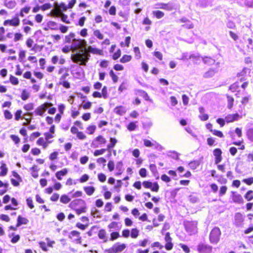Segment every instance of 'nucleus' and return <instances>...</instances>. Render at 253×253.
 <instances>
[{
  "label": "nucleus",
  "mask_w": 253,
  "mask_h": 253,
  "mask_svg": "<svg viewBox=\"0 0 253 253\" xmlns=\"http://www.w3.org/2000/svg\"><path fill=\"white\" fill-rule=\"evenodd\" d=\"M31 171H32V175L34 178H37L38 177V166L36 165L33 166L32 168L30 169Z\"/></svg>",
  "instance_id": "obj_49"
},
{
  "label": "nucleus",
  "mask_w": 253,
  "mask_h": 253,
  "mask_svg": "<svg viewBox=\"0 0 253 253\" xmlns=\"http://www.w3.org/2000/svg\"><path fill=\"white\" fill-rule=\"evenodd\" d=\"M34 42L32 39H31V38H29L26 40V45L27 47L31 49V48L34 45Z\"/></svg>",
  "instance_id": "obj_60"
},
{
  "label": "nucleus",
  "mask_w": 253,
  "mask_h": 253,
  "mask_svg": "<svg viewBox=\"0 0 253 253\" xmlns=\"http://www.w3.org/2000/svg\"><path fill=\"white\" fill-rule=\"evenodd\" d=\"M165 240L166 242V244L165 246V249L168 251L172 250L173 247V244L172 243V238L170 237V233L169 232L166 233Z\"/></svg>",
  "instance_id": "obj_17"
},
{
  "label": "nucleus",
  "mask_w": 253,
  "mask_h": 253,
  "mask_svg": "<svg viewBox=\"0 0 253 253\" xmlns=\"http://www.w3.org/2000/svg\"><path fill=\"white\" fill-rule=\"evenodd\" d=\"M71 198L66 194H63L60 198V202L64 204H67L71 202Z\"/></svg>",
  "instance_id": "obj_37"
},
{
  "label": "nucleus",
  "mask_w": 253,
  "mask_h": 253,
  "mask_svg": "<svg viewBox=\"0 0 253 253\" xmlns=\"http://www.w3.org/2000/svg\"><path fill=\"white\" fill-rule=\"evenodd\" d=\"M142 185L145 188L150 189L153 192H157L159 190V186L157 182L152 183L149 181H144Z\"/></svg>",
  "instance_id": "obj_11"
},
{
  "label": "nucleus",
  "mask_w": 253,
  "mask_h": 253,
  "mask_svg": "<svg viewBox=\"0 0 253 253\" xmlns=\"http://www.w3.org/2000/svg\"><path fill=\"white\" fill-rule=\"evenodd\" d=\"M61 9L57 3H54V8L51 10L49 15L53 17H58L62 14Z\"/></svg>",
  "instance_id": "obj_19"
},
{
  "label": "nucleus",
  "mask_w": 253,
  "mask_h": 253,
  "mask_svg": "<svg viewBox=\"0 0 253 253\" xmlns=\"http://www.w3.org/2000/svg\"><path fill=\"white\" fill-rule=\"evenodd\" d=\"M116 169L118 170V172L115 174L116 175H120L123 172V163L122 161L118 162L117 163Z\"/></svg>",
  "instance_id": "obj_33"
},
{
  "label": "nucleus",
  "mask_w": 253,
  "mask_h": 253,
  "mask_svg": "<svg viewBox=\"0 0 253 253\" xmlns=\"http://www.w3.org/2000/svg\"><path fill=\"white\" fill-rule=\"evenodd\" d=\"M200 165V162L198 160H194L189 163L190 168L192 169H195Z\"/></svg>",
  "instance_id": "obj_45"
},
{
  "label": "nucleus",
  "mask_w": 253,
  "mask_h": 253,
  "mask_svg": "<svg viewBox=\"0 0 253 253\" xmlns=\"http://www.w3.org/2000/svg\"><path fill=\"white\" fill-rule=\"evenodd\" d=\"M85 194L89 196L92 195L95 191V188L92 186H86L83 187Z\"/></svg>",
  "instance_id": "obj_29"
},
{
  "label": "nucleus",
  "mask_w": 253,
  "mask_h": 253,
  "mask_svg": "<svg viewBox=\"0 0 253 253\" xmlns=\"http://www.w3.org/2000/svg\"><path fill=\"white\" fill-rule=\"evenodd\" d=\"M130 237L133 239H136L138 237L139 231L136 228H132L130 231Z\"/></svg>",
  "instance_id": "obj_42"
},
{
  "label": "nucleus",
  "mask_w": 253,
  "mask_h": 253,
  "mask_svg": "<svg viewBox=\"0 0 253 253\" xmlns=\"http://www.w3.org/2000/svg\"><path fill=\"white\" fill-rule=\"evenodd\" d=\"M43 46L35 43L34 44L33 47L31 48V50L36 53L37 52H40L42 50Z\"/></svg>",
  "instance_id": "obj_44"
},
{
  "label": "nucleus",
  "mask_w": 253,
  "mask_h": 253,
  "mask_svg": "<svg viewBox=\"0 0 253 253\" xmlns=\"http://www.w3.org/2000/svg\"><path fill=\"white\" fill-rule=\"evenodd\" d=\"M98 236L100 239L103 240L104 242H106L107 241L106 232L104 229H100L99 230Z\"/></svg>",
  "instance_id": "obj_34"
},
{
  "label": "nucleus",
  "mask_w": 253,
  "mask_h": 253,
  "mask_svg": "<svg viewBox=\"0 0 253 253\" xmlns=\"http://www.w3.org/2000/svg\"><path fill=\"white\" fill-rule=\"evenodd\" d=\"M221 231L218 227H214L211 231L209 239L211 244L213 245L217 244L220 240Z\"/></svg>",
  "instance_id": "obj_4"
},
{
  "label": "nucleus",
  "mask_w": 253,
  "mask_h": 253,
  "mask_svg": "<svg viewBox=\"0 0 253 253\" xmlns=\"http://www.w3.org/2000/svg\"><path fill=\"white\" fill-rule=\"evenodd\" d=\"M86 45V42L84 39H75L71 45V48L74 50L84 49Z\"/></svg>",
  "instance_id": "obj_8"
},
{
  "label": "nucleus",
  "mask_w": 253,
  "mask_h": 253,
  "mask_svg": "<svg viewBox=\"0 0 253 253\" xmlns=\"http://www.w3.org/2000/svg\"><path fill=\"white\" fill-rule=\"evenodd\" d=\"M0 169V176H4L7 174L8 169L7 168L6 165L2 162H1Z\"/></svg>",
  "instance_id": "obj_31"
},
{
  "label": "nucleus",
  "mask_w": 253,
  "mask_h": 253,
  "mask_svg": "<svg viewBox=\"0 0 253 253\" xmlns=\"http://www.w3.org/2000/svg\"><path fill=\"white\" fill-rule=\"evenodd\" d=\"M217 72V70L216 69L211 68L207 72L205 73L204 77L205 78H209L213 77L215 73Z\"/></svg>",
  "instance_id": "obj_32"
},
{
  "label": "nucleus",
  "mask_w": 253,
  "mask_h": 253,
  "mask_svg": "<svg viewBox=\"0 0 253 253\" xmlns=\"http://www.w3.org/2000/svg\"><path fill=\"white\" fill-rule=\"evenodd\" d=\"M75 39V34L74 33L71 32L65 37V43H71V42H73V40Z\"/></svg>",
  "instance_id": "obj_36"
},
{
  "label": "nucleus",
  "mask_w": 253,
  "mask_h": 253,
  "mask_svg": "<svg viewBox=\"0 0 253 253\" xmlns=\"http://www.w3.org/2000/svg\"><path fill=\"white\" fill-rule=\"evenodd\" d=\"M53 106L51 102H45L38 106L35 110V114L37 116H42L47 110L48 107Z\"/></svg>",
  "instance_id": "obj_9"
},
{
  "label": "nucleus",
  "mask_w": 253,
  "mask_h": 253,
  "mask_svg": "<svg viewBox=\"0 0 253 253\" xmlns=\"http://www.w3.org/2000/svg\"><path fill=\"white\" fill-rule=\"evenodd\" d=\"M51 143H52V141H47L43 137H39L36 141L37 145L42 147V148L44 150L46 149L48 147L49 144Z\"/></svg>",
  "instance_id": "obj_18"
},
{
  "label": "nucleus",
  "mask_w": 253,
  "mask_h": 253,
  "mask_svg": "<svg viewBox=\"0 0 253 253\" xmlns=\"http://www.w3.org/2000/svg\"><path fill=\"white\" fill-rule=\"evenodd\" d=\"M126 248L125 244L117 243L114 245L111 248L108 250V253H118L123 251Z\"/></svg>",
  "instance_id": "obj_10"
},
{
  "label": "nucleus",
  "mask_w": 253,
  "mask_h": 253,
  "mask_svg": "<svg viewBox=\"0 0 253 253\" xmlns=\"http://www.w3.org/2000/svg\"><path fill=\"white\" fill-rule=\"evenodd\" d=\"M47 25L49 27V28L51 30H57V24L56 22L53 21H50L48 22Z\"/></svg>",
  "instance_id": "obj_52"
},
{
  "label": "nucleus",
  "mask_w": 253,
  "mask_h": 253,
  "mask_svg": "<svg viewBox=\"0 0 253 253\" xmlns=\"http://www.w3.org/2000/svg\"><path fill=\"white\" fill-rule=\"evenodd\" d=\"M109 75H110V77H111V79H112L113 83H116L117 82H118L119 78L117 76V75H116V74L114 72V71L113 70H111L109 72Z\"/></svg>",
  "instance_id": "obj_55"
},
{
  "label": "nucleus",
  "mask_w": 253,
  "mask_h": 253,
  "mask_svg": "<svg viewBox=\"0 0 253 253\" xmlns=\"http://www.w3.org/2000/svg\"><path fill=\"white\" fill-rule=\"evenodd\" d=\"M31 7L29 6H26L24 7L21 9L19 15L23 17L24 16V13L28 14L30 10Z\"/></svg>",
  "instance_id": "obj_48"
},
{
  "label": "nucleus",
  "mask_w": 253,
  "mask_h": 253,
  "mask_svg": "<svg viewBox=\"0 0 253 253\" xmlns=\"http://www.w3.org/2000/svg\"><path fill=\"white\" fill-rule=\"evenodd\" d=\"M179 246L182 249V250L185 253H190V250L186 245L183 244H179Z\"/></svg>",
  "instance_id": "obj_63"
},
{
  "label": "nucleus",
  "mask_w": 253,
  "mask_h": 253,
  "mask_svg": "<svg viewBox=\"0 0 253 253\" xmlns=\"http://www.w3.org/2000/svg\"><path fill=\"white\" fill-rule=\"evenodd\" d=\"M114 111L116 114L120 116H122L126 113V111L125 107L120 105L116 107Z\"/></svg>",
  "instance_id": "obj_30"
},
{
  "label": "nucleus",
  "mask_w": 253,
  "mask_h": 253,
  "mask_svg": "<svg viewBox=\"0 0 253 253\" xmlns=\"http://www.w3.org/2000/svg\"><path fill=\"white\" fill-rule=\"evenodd\" d=\"M20 21L17 16H15L11 19L5 20L3 22L4 26L17 27L20 25Z\"/></svg>",
  "instance_id": "obj_14"
},
{
  "label": "nucleus",
  "mask_w": 253,
  "mask_h": 253,
  "mask_svg": "<svg viewBox=\"0 0 253 253\" xmlns=\"http://www.w3.org/2000/svg\"><path fill=\"white\" fill-rule=\"evenodd\" d=\"M203 61L204 63L207 65V66H210L213 65L215 64L216 65L218 66L219 63H215V61L214 59L210 57L206 56L203 58Z\"/></svg>",
  "instance_id": "obj_26"
},
{
  "label": "nucleus",
  "mask_w": 253,
  "mask_h": 253,
  "mask_svg": "<svg viewBox=\"0 0 253 253\" xmlns=\"http://www.w3.org/2000/svg\"><path fill=\"white\" fill-rule=\"evenodd\" d=\"M227 189L228 188L226 185H222L220 186L218 192V196L219 197H222L226 193Z\"/></svg>",
  "instance_id": "obj_47"
},
{
  "label": "nucleus",
  "mask_w": 253,
  "mask_h": 253,
  "mask_svg": "<svg viewBox=\"0 0 253 253\" xmlns=\"http://www.w3.org/2000/svg\"><path fill=\"white\" fill-rule=\"evenodd\" d=\"M197 221L186 220L184 222V226L186 231L190 234L197 232Z\"/></svg>",
  "instance_id": "obj_6"
},
{
  "label": "nucleus",
  "mask_w": 253,
  "mask_h": 253,
  "mask_svg": "<svg viewBox=\"0 0 253 253\" xmlns=\"http://www.w3.org/2000/svg\"><path fill=\"white\" fill-rule=\"evenodd\" d=\"M68 207L71 210L74 211L78 215L86 211V203L84 200L82 199L73 200L69 203Z\"/></svg>",
  "instance_id": "obj_2"
},
{
  "label": "nucleus",
  "mask_w": 253,
  "mask_h": 253,
  "mask_svg": "<svg viewBox=\"0 0 253 253\" xmlns=\"http://www.w3.org/2000/svg\"><path fill=\"white\" fill-rule=\"evenodd\" d=\"M133 51L135 53V58L137 59H140L141 55L139 48L137 46L133 47Z\"/></svg>",
  "instance_id": "obj_56"
},
{
  "label": "nucleus",
  "mask_w": 253,
  "mask_h": 253,
  "mask_svg": "<svg viewBox=\"0 0 253 253\" xmlns=\"http://www.w3.org/2000/svg\"><path fill=\"white\" fill-rule=\"evenodd\" d=\"M58 152L57 151H54L51 153L49 155V159L51 161H53L58 159Z\"/></svg>",
  "instance_id": "obj_54"
},
{
  "label": "nucleus",
  "mask_w": 253,
  "mask_h": 253,
  "mask_svg": "<svg viewBox=\"0 0 253 253\" xmlns=\"http://www.w3.org/2000/svg\"><path fill=\"white\" fill-rule=\"evenodd\" d=\"M198 253H213V248L206 242H200L197 246Z\"/></svg>",
  "instance_id": "obj_7"
},
{
  "label": "nucleus",
  "mask_w": 253,
  "mask_h": 253,
  "mask_svg": "<svg viewBox=\"0 0 253 253\" xmlns=\"http://www.w3.org/2000/svg\"><path fill=\"white\" fill-rule=\"evenodd\" d=\"M41 133L38 131L34 132L30 134V141H34L36 138L39 137L41 135Z\"/></svg>",
  "instance_id": "obj_61"
},
{
  "label": "nucleus",
  "mask_w": 253,
  "mask_h": 253,
  "mask_svg": "<svg viewBox=\"0 0 253 253\" xmlns=\"http://www.w3.org/2000/svg\"><path fill=\"white\" fill-rule=\"evenodd\" d=\"M86 49V51H87V53H91L93 54H97L102 55H103V51L101 49L93 47L91 46H88L87 48L84 47Z\"/></svg>",
  "instance_id": "obj_24"
},
{
  "label": "nucleus",
  "mask_w": 253,
  "mask_h": 253,
  "mask_svg": "<svg viewBox=\"0 0 253 253\" xmlns=\"http://www.w3.org/2000/svg\"><path fill=\"white\" fill-rule=\"evenodd\" d=\"M93 35L98 39L102 40L104 38L103 35L101 33L99 30L96 29L93 31Z\"/></svg>",
  "instance_id": "obj_50"
},
{
  "label": "nucleus",
  "mask_w": 253,
  "mask_h": 253,
  "mask_svg": "<svg viewBox=\"0 0 253 253\" xmlns=\"http://www.w3.org/2000/svg\"><path fill=\"white\" fill-rule=\"evenodd\" d=\"M110 143L107 145L106 148L96 150L93 152L94 156H98L103 154L106 151L110 152L117 143L118 140L115 137H110L109 139Z\"/></svg>",
  "instance_id": "obj_5"
},
{
  "label": "nucleus",
  "mask_w": 253,
  "mask_h": 253,
  "mask_svg": "<svg viewBox=\"0 0 253 253\" xmlns=\"http://www.w3.org/2000/svg\"><path fill=\"white\" fill-rule=\"evenodd\" d=\"M120 237V234L118 232H113L110 234V240L113 241Z\"/></svg>",
  "instance_id": "obj_53"
},
{
  "label": "nucleus",
  "mask_w": 253,
  "mask_h": 253,
  "mask_svg": "<svg viewBox=\"0 0 253 253\" xmlns=\"http://www.w3.org/2000/svg\"><path fill=\"white\" fill-rule=\"evenodd\" d=\"M107 143L106 138L102 135H98L96 136L92 142V144L96 145V147L98 146L104 145Z\"/></svg>",
  "instance_id": "obj_16"
},
{
  "label": "nucleus",
  "mask_w": 253,
  "mask_h": 253,
  "mask_svg": "<svg viewBox=\"0 0 253 253\" xmlns=\"http://www.w3.org/2000/svg\"><path fill=\"white\" fill-rule=\"evenodd\" d=\"M68 172V169L67 168H64L61 170L58 171L55 173V176L59 180H61L63 177L65 176Z\"/></svg>",
  "instance_id": "obj_28"
},
{
  "label": "nucleus",
  "mask_w": 253,
  "mask_h": 253,
  "mask_svg": "<svg viewBox=\"0 0 253 253\" xmlns=\"http://www.w3.org/2000/svg\"><path fill=\"white\" fill-rule=\"evenodd\" d=\"M136 123H137V122H130L127 126V129L130 131L134 130L136 128Z\"/></svg>",
  "instance_id": "obj_51"
},
{
  "label": "nucleus",
  "mask_w": 253,
  "mask_h": 253,
  "mask_svg": "<svg viewBox=\"0 0 253 253\" xmlns=\"http://www.w3.org/2000/svg\"><path fill=\"white\" fill-rule=\"evenodd\" d=\"M131 38L129 36L126 37L125 39V43H124L123 42H121L120 43V45L122 47L126 46L127 47L129 46V44L130 42Z\"/></svg>",
  "instance_id": "obj_58"
},
{
  "label": "nucleus",
  "mask_w": 253,
  "mask_h": 253,
  "mask_svg": "<svg viewBox=\"0 0 253 253\" xmlns=\"http://www.w3.org/2000/svg\"><path fill=\"white\" fill-rule=\"evenodd\" d=\"M96 129V126L94 125H89L86 127L87 133L90 135H92L94 133Z\"/></svg>",
  "instance_id": "obj_43"
},
{
  "label": "nucleus",
  "mask_w": 253,
  "mask_h": 253,
  "mask_svg": "<svg viewBox=\"0 0 253 253\" xmlns=\"http://www.w3.org/2000/svg\"><path fill=\"white\" fill-rule=\"evenodd\" d=\"M132 59V56L130 55L124 54L120 59V62L122 63H126L130 61Z\"/></svg>",
  "instance_id": "obj_39"
},
{
  "label": "nucleus",
  "mask_w": 253,
  "mask_h": 253,
  "mask_svg": "<svg viewBox=\"0 0 253 253\" xmlns=\"http://www.w3.org/2000/svg\"><path fill=\"white\" fill-rule=\"evenodd\" d=\"M20 97L23 101L27 100L30 97V93L26 89H23L21 93Z\"/></svg>",
  "instance_id": "obj_40"
},
{
  "label": "nucleus",
  "mask_w": 253,
  "mask_h": 253,
  "mask_svg": "<svg viewBox=\"0 0 253 253\" xmlns=\"http://www.w3.org/2000/svg\"><path fill=\"white\" fill-rule=\"evenodd\" d=\"M90 57V53H87L84 48L71 55V58L74 63L81 66H86Z\"/></svg>",
  "instance_id": "obj_1"
},
{
  "label": "nucleus",
  "mask_w": 253,
  "mask_h": 253,
  "mask_svg": "<svg viewBox=\"0 0 253 253\" xmlns=\"http://www.w3.org/2000/svg\"><path fill=\"white\" fill-rule=\"evenodd\" d=\"M244 198L247 201H251L253 200V190H248L244 195Z\"/></svg>",
  "instance_id": "obj_38"
},
{
  "label": "nucleus",
  "mask_w": 253,
  "mask_h": 253,
  "mask_svg": "<svg viewBox=\"0 0 253 253\" xmlns=\"http://www.w3.org/2000/svg\"><path fill=\"white\" fill-rule=\"evenodd\" d=\"M153 15L157 19H161L165 15L164 13L160 10H155L152 12Z\"/></svg>",
  "instance_id": "obj_46"
},
{
  "label": "nucleus",
  "mask_w": 253,
  "mask_h": 253,
  "mask_svg": "<svg viewBox=\"0 0 253 253\" xmlns=\"http://www.w3.org/2000/svg\"><path fill=\"white\" fill-rule=\"evenodd\" d=\"M74 237H77L75 240V242L77 244H81L82 243V237L80 236V233L79 231L73 230L70 232V238Z\"/></svg>",
  "instance_id": "obj_27"
},
{
  "label": "nucleus",
  "mask_w": 253,
  "mask_h": 253,
  "mask_svg": "<svg viewBox=\"0 0 253 253\" xmlns=\"http://www.w3.org/2000/svg\"><path fill=\"white\" fill-rule=\"evenodd\" d=\"M240 88V85L238 82H235L228 87L229 90H230L231 92L235 93V95L236 97H240L241 95Z\"/></svg>",
  "instance_id": "obj_12"
},
{
  "label": "nucleus",
  "mask_w": 253,
  "mask_h": 253,
  "mask_svg": "<svg viewBox=\"0 0 253 253\" xmlns=\"http://www.w3.org/2000/svg\"><path fill=\"white\" fill-rule=\"evenodd\" d=\"M247 135L249 140L253 141V128H250L247 130Z\"/></svg>",
  "instance_id": "obj_62"
},
{
  "label": "nucleus",
  "mask_w": 253,
  "mask_h": 253,
  "mask_svg": "<svg viewBox=\"0 0 253 253\" xmlns=\"http://www.w3.org/2000/svg\"><path fill=\"white\" fill-rule=\"evenodd\" d=\"M242 181L248 185H251L253 184V177L244 179H243Z\"/></svg>",
  "instance_id": "obj_64"
},
{
  "label": "nucleus",
  "mask_w": 253,
  "mask_h": 253,
  "mask_svg": "<svg viewBox=\"0 0 253 253\" xmlns=\"http://www.w3.org/2000/svg\"><path fill=\"white\" fill-rule=\"evenodd\" d=\"M226 96L227 100V107L229 109H232L234 105V99L228 94H226Z\"/></svg>",
  "instance_id": "obj_35"
},
{
  "label": "nucleus",
  "mask_w": 253,
  "mask_h": 253,
  "mask_svg": "<svg viewBox=\"0 0 253 253\" xmlns=\"http://www.w3.org/2000/svg\"><path fill=\"white\" fill-rule=\"evenodd\" d=\"M240 117L238 113H236L235 114H228L225 117V120L227 123H229L238 120Z\"/></svg>",
  "instance_id": "obj_23"
},
{
  "label": "nucleus",
  "mask_w": 253,
  "mask_h": 253,
  "mask_svg": "<svg viewBox=\"0 0 253 253\" xmlns=\"http://www.w3.org/2000/svg\"><path fill=\"white\" fill-rule=\"evenodd\" d=\"M122 52L120 49H118L112 56L113 60H116L119 59L121 56Z\"/></svg>",
  "instance_id": "obj_57"
},
{
  "label": "nucleus",
  "mask_w": 253,
  "mask_h": 253,
  "mask_svg": "<svg viewBox=\"0 0 253 253\" xmlns=\"http://www.w3.org/2000/svg\"><path fill=\"white\" fill-rule=\"evenodd\" d=\"M213 154L214 156L215 157V163L216 164H217L219 163H220L222 159L221 156L222 151L220 149L216 148L213 150Z\"/></svg>",
  "instance_id": "obj_22"
},
{
  "label": "nucleus",
  "mask_w": 253,
  "mask_h": 253,
  "mask_svg": "<svg viewBox=\"0 0 253 253\" xmlns=\"http://www.w3.org/2000/svg\"><path fill=\"white\" fill-rule=\"evenodd\" d=\"M156 8L159 9H163L168 11L172 10L173 7L171 3H157L156 4Z\"/></svg>",
  "instance_id": "obj_21"
},
{
  "label": "nucleus",
  "mask_w": 253,
  "mask_h": 253,
  "mask_svg": "<svg viewBox=\"0 0 253 253\" xmlns=\"http://www.w3.org/2000/svg\"><path fill=\"white\" fill-rule=\"evenodd\" d=\"M74 125L71 126L70 132L73 135H76V137L79 140H84L87 138L86 134L81 131H79L77 126L83 129V124L80 121H76L74 123Z\"/></svg>",
  "instance_id": "obj_3"
},
{
  "label": "nucleus",
  "mask_w": 253,
  "mask_h": 253,
  "mask_svg": "<svg viewBox=\"0 0 253 253\" xmlns=\"http://www.w3.org/2000/svg\"><path fill=\"white\" fill-rule=\"evenodd\" d=\"M59 113L56 114L54 117V121L56 123L59 124L62 118V116L64 114L65 106L63 104H60L58 106Z\"/></svg>",
  "instance_id": "obj_15"
},
{
  "label": "nucleus",
  "mask_w": 253,
  "mask_h": 253,
  "mask_svg": "<svg viewBox=\"0 0 253 253\" xmlns=\"http://www.w3.org/2000/svg\"><path fill=\"white\" fill-rule=\"evenodd\" d=\"M244 217L243 214L240 212L235 213L234 216V224L236 226H240L243 224Z\"/></svg>",
  "instance_id": "obj_20"
},
{
  "label": "nucleus",
  "mask_w": 253,
  "mask_h": 253,
  "mask_svg": "<svg viewBox=\"0 0 253 253\" xmlns=\"http://www.w3.org/2000/svg\"><path fill=\"white\" fill-rule=\"evenodd\" d=\"M58 84L67 89L70 88L71 86L70 83L66 80L59 81Z\"/></svg>",
  "instance_id": "obj_59"
},
{
  "label": "nucleus",
  "mask_w": 253,
  "mask_h": 253,
  "mask_svg": "<svg viewBox=\"0 0 253 253\" xmlns=\"http://www.w3.org/2000/svg\"><path fill=\"white\" fill-rule=\"evenodd\" d=\"M231 198L234 203L238 204H243L244 203V200L242 195L236 192H231Z\"/></svg>",
  "instance_id": "obj_13"
},
{
  "label": "nucleus",
  "mask_w": 253,
  "mask_h": 253,
  "mask_svg": "<svg viewBox=\"0 0 253 253\" xmlns=\"http://www.w3.org/2000/svg\"><path fill=\"white\" fill-rule=\"evenodd\" d=\"M29 222V219L21 215H19L17 218L16 226L19 227L22 225H26Z\"/></svg>",
  "instance_id": "obj_25"
},
{
  "label": "nucleus",
  "mask_w": 253,
  "mask_h": 253,
  "mask_svg": "<svg viewBox=\"0 0 253 253\" xmlns=\"http://www.w3.org/2000/svg\"><path fill=\"white\" fill-rule=\"evenodd\" d=\"M5 30L3 27H0V42H4L6 39V36H5Z\"/></svg>",
  "instance_id": "obj_41"
}]
</instances>
